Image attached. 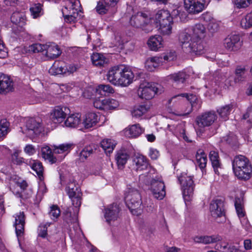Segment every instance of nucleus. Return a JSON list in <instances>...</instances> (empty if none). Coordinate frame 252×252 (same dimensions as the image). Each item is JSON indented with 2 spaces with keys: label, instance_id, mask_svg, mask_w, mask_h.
I'll list each match as a JSON object with an SVG mask.
<instances>
[{
  "label": "nucleus",
  "instance_id": "nucleus-1",
  "mask_svg": "<svg viewBox=\"0 0 252 252\" xmlns=\"http://www.w3.org/2000/svg\"><path fill=\"white\" fill-rule=\"evenodd\" d=\"M205 33L206 29L201 24L195 25L189 32L181 33L179 40L184 52L195 55L204 53L205 47L202 39L205 37Z\"/></svg>",
  "mask_w": 252,
  "mask_h": 252
},
{
  "label": "nucleus",
  "instance_id": "nucleus-2",
  "mask_svg": "<svg viewBox=\"0 0 252 252\" xmlns=\"http://www.w3.org/2000/svg\"><path fill=\"white\" fill-rule=\"evenodd\" d=\"M232 168L236 177L241 180H248L251 177L252 167L249 160L245 156L238 155L232 160Z\"/></svg>",
  "mask_w": 252,
  "mask_h": 252
},
{
  "label": "nucleus",
  "instance_id": "nucleus-3",
  "mask_svg": "<svg viewBox=\"0 0 252 252\" xmlns=\"http://www.w3.org/2000/svg\"><path fill=\"white\" fill-rule=\"evenodd\" d=\"M157 23L160 26V32L163 35H169L172 32L173 24L171 13L164 9L158 10L155 15Z\"/></svg>",
  "mask_w": 252,
  "mask_h": 252
},
{
  "label": "nucleus",
  "instance_id": "nucleus-4",
  "mask_svg": "<svg viewBox=\"0 0 252 252\" xmlns=\"http://www.w3.org/2000/svg\"><path fill=\"white\" fill-rule=\"evenodd\" d=\"M130 25L136 29H141L146 33L152 31L153 26L152 19L143 12H137L131 16L129 20Z\"/></svg>",
  "mask_w": 252,
  "mask_h": 252
},
{
  "label": "nucleus",
  "instance_id": "nucleus-5",
  "mask_svg": "<svg viewBox=\"0 0 252 252\" xmlns=\"http://www.w3.org/2000/svg\"><path fill=\"white\" fill-rule=\"evenodd\" d=\"M125 200L131 212L136 210H141L142 202L141 195L138 190L129 188L125 194Z\"/></svg>",
  "mask_w": 252,
  "mask_h": 252
},
{
  "label": "nucleus",
  "instance_id": "nucleus-6",
  "mask_svg": "<svg viewBox=\"0 0 252 252\" xmlns=\"http://www.w3.org/2000/svg\"><path fill=\"white\" fill-rule=\"evenodd\" d=\"M44 131V126L40 120L31 118L27 120L24 133L30 139L38 137Z\"/></svg>",
  "mask_w": 252,
  "mask_h": 252
},
{
  "label": "nucleus",
  "instance_id": "nucleus-7",
  "mask_svg": "<svg viewBox=\"0 0 252 252\" xmlns=\"http://www.w3.org/2000/svg\"><path fill=\"white\" fill-rule=\"evenodd\" d=\"M65 190L71 200L73 206L76 207V210L78 212L81 205L82 193L79 187L76 185L74 179L69 180Z\"/></svg>",
  "mask_w": 252,
  "mask_h": 252
},
{
  "label": "nucleus",
  "instance_id": "nucleus-8",
  "mask_svg": "<svg viewBox=\"0 0 252 252\" xmlns=\"http://www.w3.org/2000/svg\"><path fill=\"white\" fill-rule=\"evenodd\" d=\"M178 179L182 187L185 200H189L193 193L194 187L192 177L188 175L186 172H183L178 177Z\"/></svg>",
  "mask_w": 252,
  "mask_h": 252
},
{
  "label": "nucleus",
  "instance_id": "nucleus-9",
  "mask_svg": "<svg viewBox=\"0 0 252 252\" xmlns=\"http://www.w3.org/2000/svg\"><path fill=\"white\" fill-rule=\"evenodd\" d=\"M159 85L155 83H146L140 85L138 90V96L146 100L152 99L158 92Z\"/></svg>",
  "mask_w": 252,
  "mask_h": 252
},
{
  "label": "nucleus",
  "instance_id": "nucleus-10",
  "mask_svg": "<svg viewBox=\"0 0 252 252\" xmlns=\"http://www.w3.org/2000/svg\"><path fill=\"white\" fill-rule=\"evenodd\" d=\"M119 0H100L97 2L95 7L96 11L100 15H104L108 12L112 14L117 11L115 6Z\"/></svg>",
  "mask_w": 252,
  "mask_h": 252
},
{
  "label": "nucleus",
  "instance_id": "nucleus-11",
  "mask_svg": "<svg viewBox=\"0 0 252 252\" xmlns=\"http://www.w3.org/2000/svg\"><path fill=\"white\" fill-rule=\"evenodd\" d=\"M151 190L154 197L161 200L165 195L164 183L159 180L153 179L151 181Z\"/></svg>",
  "mask_w": 252,
  "mask_h": 252
},
{
  "label": "nucleus",
  "instance_id": "nucleus-12",
  "mask_svg": "<svg viewBox=\"0 0 252 252\" xmlns=\"http://www.w3.org/2000/svg\"><path fill=\"white\" fill-rule=\"evenodd\" d=\"M185 0L184 6L187 12L190 14H197L201 12L204 8V0Z\"/></svg>",
  "mask_w": 252,
  "mask_h": 252
},
{
  "label": "nucleus",
  "instance_id": "nucleus-13",
  "mask_svg": "<svg viewBox=\"0 0 252 252\" xmlns=\"http://www.w3.org/2000/svg\"><path fill=\"white\" fill-rule=\"evenodd\" d=\"M217 118V115L214 112H206L196 118V123L199 127L203 128L213 124Z\"/></svg>",
  "mask_w": 252,
  "mask_h": 252
},
{
  "label": "nucleus",
  "instance_id": "nucleus-14",
  "mask_svg": "<svg viewBox=\"0 0 252 252\" xmlns=\"http://www.w3.org/2000/svg\"><path fill=\"white\" fill-rule=\"evenodd\" d=\"M211 215L214 218L220 217L224 215L223 201L220 199L213 200L210 206Z\"/></svg>",
  "mask_w": 252,
  "mask_h": 252
},
{
  "label": "nucleus",
  "instance_id": "nucleus-15",
  "mask_svg": "<svg viewBox=\"0 0 252 252\" xmlns=\"http://www.w3.org/2000/svg\"><path fill=\"white\" fill-rule=\"evenodd\" d=\"M224 47L231 51L238 50L242 45V42L240 41V36L238 35H231L224 40Z\"/></svg>",
  "mask_w": 252,
  "mask_h": 252
},
{
  "label": "nucleus",
  "instance_id": "nucleus-16",
  "mask_svg": "<svg viewBox=\"0 0 252 252\" xmlns=\"http://www.w3.org/2000/svg\"><path fill=\"white\" fill-rule=\"evenodd\" d=\"M15 222L14 226L17 237L22 236L24 232L26 217L23 212L17 213L14 216Z\"/></svg>",
  "mask_w": 252,
  "mask_h": 252
},
{
  "label": "nucleus",
  "instance_id": "nucleus-17",
  "mask_svg": "<svg viewBox=\"0 0 252 252\" xmlns=\"http://www.w3.org/2000/svg\"><path fill=\"white\" fill-rule=\"evenodd\" d=\"M69 112V109L66 107L56 106L51 113V119L55 123H61L64 120Z\"/></svg>",
  "mask_w": 252,
  "mask_h": 252
},
{
  "label": "nucleus",
  "instance_id": "nucleus-18",
  "mask_svg": "<svg viewBox=\"0 0 252 252\" xmlns=\"http://www.w3.org/2000/svg\"><path fill=\"white\" fill-rule=\"evenodd\" d=\"M14 90L13 82L10 77L0 73V93L6 94Z\"/></svg>",
  "mask_w": 252,
  "mask_h": 252
},
{
  "label": "nucleus",
  "instance_id": "nucleus-19",
  "mask_svg": "<svg viewBox=\"0 0 252 252\" xmlns=\"http://www.w3.org/2000/svg\"><path fill=\"white\" fill-rule=\"evenodd\" d=\"M62 51L59 47L55 43L46 44L45 57L47 60L54 59L61 55Z\"/></svg>",
  "mask_w": 252,
  "mask_h": 252
},
{
  "label": "nucleus",
  "instance_id": "nucleus-20",
  "mask_svg": "<svg viewBox=\"0 0 252 252\" xmlns=\"http://www.w3.org/2000/svg\"><path fill=\"white\" fill-rule=\"evenodd\" d=\"M122 65L112 67L108 72L107 76L108 80L115 85H118L121 73H123Z\"/></svg>",
  "mask_w": 252,
  "mask_h": 252
},
{
  "label": "nucleus",
  "instance_id": "nucleus-21",
  "mask_svg": "<svg viewBox=\"0 0 252 252\" xmlns=\"http://www.w3.org/2000/svg\"><path fill=\"white\" fill-rule=\"evenodd\" d=\"M133 168L136 171H143L147 170L150 165L146 158L142 155H138L133 158Z\"/></svg>",
  "mask_w": 252,
  "mask_h": 252
},
{
  "label": "nucleus",
  "instance_id": "nucleus-22",
  "mask_svg": "<svg viewBox=\"0 0 252 252\" xmlns=\"http://www.w3.org/2000/svg\"><path fill=\"white\" fill-rule=\"evenodd\" d=\"M120 209L117 204L113 203L109 205L105 209V218L106 221L110 222L111 220H115L118 218Z\"/></svg>",
  "mask_w": 252,
  "mask_h": 252
},
{
  "label": "nucleus",
  "instance_id": "nucleus-23",
  "mask_svg": "<svg viewBox=\"0 0 252 252\" xmlns=\"http://www.w3.org/2000/svg\"><path fill=\"white\" fill-rule=\"evenodd\" d=\"M122 69L123 73H121V77L120 81L118 82V85L127 86L132 82L134 75L130 70L123 66Z\"/></svg>",
  "mask_w": 252,
  "mask_h": 252
},
{
  "label": "nucleus",
  "instance_id": "nucleus-24",
  "mask_svg": "<svg viewBox=\"0 0 252 252\" xmlns=\"http://www.w3.org/2000/svg\"><path fill=\"white\" fill-rule=\"evenodd\" d=\"M97 122V115L94 113L90 112L86 114L82 122V126L85 128H89L95 126Z\"/></svg>",
  "mask_w": 252,
  "mask_h": 252
},
{
  "label": "nucleus",
  "instance_id": "nucleus-25",
  "mask_svg": "<svg viewBox=\"0 0 252 252\" xmlns=\"http://www.w3.org/2000/svg\"><path fill=\"white\" fill-rule=\"evenodd\" d=\"M179 96H183V97H186L187 99L189 101H190L189 104V111L187 112L179 114L180 116H187L188 114H189L191 111V108L195 106V101L197 100V98L195 95H193L192 94H189L187 93H183L181 94L178 95H176L171 98L168 100V104H170L171 103V101L173 99L179 97Z\"/></svg>",
  "mask_w": 252,
  "mask_h": 252
},
{
  "label": "nucleus",
  "instance_id": "nucleus-26",
  "mask_svg": "<svg viewBox=\"0 0 252 252\" xmlns=\"http://www.w3.org/2000/svg\"><path fill=\"white\" fill-rule=\"evenodd\" d=\"M66 126L72 128L82 126V122L79 113L71 114L64 122Z\"/></svg>",
  "mask_w": 252,
  "mask_h": 252
},
{
  "label": "nucleus",
  "instance_id": "nucleus-27",
  "mask_svg": "<svg viewBox=\"0 0 252 252\" xmlns=\"http://www.w3.org/2000/svg\"><path fill=\"white\" fill-rule=\"evenodd\" d=\"M144 130L139 124H134L125 129L124 134L126 136L133 138L139 136Z\"/></svg>",
  "mask_w": 252,
  "mask_h": 252
},
{
  "label": "nucleus",
  "instance_id": "nucleus-28",
  "mask_svg": "<svg viewBox=\"0 0 252 252\" xmlns=\"http://www.w3.org/2000/svg\"><path fill=\"white\" fill-rule=\"evenodd\" d=\"M147 44L152 50L157 51L163 47L162 37L159 35L152 36L149 39Z\"/></svg>",
  "mask_w": 252,
  "mask_h": 252
},
{
  "label": "nucleus",
  "instance_id": "nucleus-29",
  "mask_svg": "<svg viewBox=\"0 0 252 252\" xmlns=\"http://www.w3.org/2000/svg\"><path fill=\"white\" fill-rule=\"evenodd\" d=\"M172 21L177 22H185L188 19L187 13L182 8L178 7L174 9L171 12Z\"/></svg>",
  "mask_w": 252,
  "mask_h": 252
},
{
  "label": "nucleus",
  "instance_id": "nucleus-30",
  "mask_svg": "<svg viewBox=\"0 0 252 252\" xmlns=\"http://www.w3.org/2000/svg\"><path fill=\"white\" fill-rule=\"evenodd\" d=\"M93 64L96 66H104L108 63V59L106 58L103 54L94 53L91 56Z\"/></svg>",
  "mask_w": 252,
  "mask_h": 252
},
{
  "label": "nucleus",
  "instance_id": "nucleus-31",
  "mask_svg": "<svg viewBox=\"0 0 252 252\" xmlns=\"http://www.w3.org/2000/svg\"><path fill=\"white\" fill-rule=\"evenodd\" d=\"M162 62V57H154L148 58L145 63V68L150 71H154Z\"/></svg>",
  "mask_w": 252,
  "mask_h": 252
},
{
  "label": "nucleus",
  "instance_id": "nucleus-32",
  "mask_svg": "<svg viewBox=\"0 0 252 252\" xmlns=\"http://www.w3.org/2000/svg\"><path fill=\"white\" fill-rule=\"evenodd\" d=\"M150 109V104L148 103L135 106L131 112L132 116L135 118H139L146 113Z\"/></svg>",
  "mask_w": 252,
  "mask_h": 252
},
{
  "label": "nucleus",
  "instance_id": "nucleus-33",
  "mask_svg": "<svg viewBox=\"0 0 252 252\" xmlns=\"http://www.w3.org/2000/svg\"><path fill=\"white\" fill-rule=\"evenodd\" d=\"M74 208L73 214H72L69 211H66L63 214V220L69 225L71 224H77L78 223V213L79 211L78 212L76 211V207Z\"/></svg>",
  "mask_w": 252,
  "mask_h": 252
},
{
  "label": "nucleus",
  "instance_id": "nucleus-34",
  "mask_svg": "<svg viewBox=\"0 0 252 252\" xmlns=\"http://www.w3.org/2000/svg\"><path fill=\"white\" fill-rule=\"evenodd\" d=\"M129 156L127 153L124 151H119L116 155V160L118 167L119 169H122L126 163Z\"/></svg>",
  "mask_w": 252,
  "mask_h": 252
},
{
  "label": "nucleus",
  "instance_id": "nucleus-35",
  "mask_svg": "<svg viewBox=\"0 0 252 252\" xmlns=\"http://www.w3.org/2000/svg\"><path fill=\"white\" fill-rule=\"evenodd\" d=\"M71 3L72 4L71 7L73 10V15H63V17L66 22L75 23L77 21V19L79 15L78 9L76 8L75 6L78 4H80V2L78 0H75L74 2H71Z\"/></svg>",
  "mask_w": 252,
  "mask_h": 252
},
{
  "label": "nucleus",
  "instance_id": "nucleus-36",
  "mask_svg": "<svg viewBox=\"0 0 252 252\" xmlns=\"http://www.w3.org/2000/svg\"><path fill=\"white\" fill-rule=\"evenodd\" d=\"M95 151L94 146L93 145L85 147L79 154V159L81 161L83 162L87 158L91 156Z\"/></svg>",
  "mask_w": 252,
  "mask_h": 252
},
{
  "label": "nucleus",
  "instance_id": "nucleus-37",
  "mask_svg": "<svg viewBox=\"0 0 252 252\" xmlns=\"http://www.w3.org/2000/svg\"><path fill=\"white\" fill-rule=\"evenodd\" d=\"M62 62H55L49 70V72L54 75L65 73L66 69L62 65Z\"/></svg>",
  "mask_w": 252,
  "mask_h": 252
},
{
  "label": "nucleus",
  "instance_id": "nucleus-38",
  "mask_svg": "<svg viewBox=\"0 0 252 252\" xmlns=\"http://www.w3.org/2000/svg\"><path fill=\"white\" fill-rule=\"evenodd\" d=\"M41 153L42 157L45 159L48 160L49 162L53 164L57 161V158L54 157L53 152L51 148L46 146L41 148Z\"/></svg>",
  "mask_w": 252,
  "mask_h": 252
},
{
  "label": "nucleus",
  "instance_id": "nucleus-39",
  "mask_svg": "<svg viewBox=\"0 0 252 252\" xmlns=\"http://www.w3.org/2000/svg\"><path fill=\"white\" fill-rule=\"evenodd\" d=\"M209 157L215 173L219 174L218 168L220 167V163L218 153L214 151H211Z\"/></svg>",
  "mask_w": 252,
  "mask_h": 252
},
{
  "label": "nucleus",
  "instance_id": "nucleus-40",
  "mask_svg": "<svg viewBox=\"0 0 252 252\" xmlns=\"http://www.w3.org/2000/svg\"><path fill=\"white\" fill-rule=\"evenodd\" d=\"M197 164L201 169H203L206 166L207 156L201 150H199L196 155Z\"/></svg>",
  "mask_w": 252,
  "mask_h": 252
},
{
  "label": "nucleus",
  "instance_id": "nucleus-41",
  "mask_svg": "<svg viewBox=\"0 0 252 252\" xmlns=\"http://www.w3.org/2000/svg\"><path fill=\"white\" fill-rule=\"evenodd\" d=\"M11 21L15 25L22 26L25 23L24 14L20 12H13L11 16Z\"/></svg>",
  "mask_w": 252,
  "mask_h": 252
},
{
  "label": "nucleus",
  "instance_id": "nucleus-42",
  "mask_svg": "<svg viewBox=\"0 0 252 252\" xmlns=\"http://www.w3.org/2000/svg\"><path fill=\"white\" fill-rule=\"evenodd\" d=\"M32 168L36 172L39 179L41 181L44 180L43 177V167L41 162L39 161H34L32 164Z\"/></svg>",
  "mask_w": 252,
  "mask_h": 252
},
{
  "label": "nucleus",
  "instance_id": "nucleus-43",
  "mask_svg": "<svg viewBox=\"0 0 252 252\" xmlns=\"http://www.w3.org/2000/svg\"><path fill=\"white\" fill-rule=\"evenodd\" d=\"M114 92V89L109 85H100L96 89V93L101 95H106Z\"/></svg>",
  "mask_w": 252,
  "mask_h": 252
},
{
  "label": "nucleus",
  "instance_id": "nucleus-44",
  "mask_svg": "<svg viewBox=\"0 0 252 252\" xmlns=\"http://www.w3.org/2000/svg\"><path fill=\"white\" fill-rule=\"evenodd\" d=\"M233 105L232 104H228L218 109L217 112L220 117L225 121L227 119L228 116L230 114Z\"/></svg>",
  "mask_w": 252,
  "mask_h": 252
},
{
  "label": "nucleus",
  "instance_id": "nucleus-45",
  "mask_svg": "<svg viewBox=\"0 0 252 252\" xmlns=\"http://www.w3.org/2000/svg\"><path fill=\"white\" fill-rule=\"evenodd\" d=\"M101 147L103 148L105 153H110L112 152L115 147V144L114 143L111 139H104L100 143Z\"/></svg>",
  "mask_w": 252,
  "mask_h": 252
},
{
  "label": "nucleus",
  "instance_id": "nucleus-46",
  "mask_svg": "<svg viewBox=\"0 0 252 252\" xmlns=\"http://www.w3.org/2000/svg\"><path fill=\"white\" fill-rule=\"evenodd\" d=\"M221 140L226 142L231 146H235L238 143L237 137L233 133H229L228 135L222 137Z\"/></svg>",
  "mask_w": 252,
  "mask_h": 252
},
{
  "label": "nucleus",
  "instance_id": "nucleus-47",
  "mask_svg": "<svg viewBox=\"0 0 252 252\" xmlns=\"http://www.w3.org/2000/svg\"><path fill=\"white\" fill-rule=\"evenodd\" d=\"M71 146L72 144H63L59 146H54L53 153L57 154H62L65 152L68 153L70 151Z\"/></svg>",
  "mask_w": 252,
  "mask_h": 252
},
{
  "label": "nucleus",
  "instance_id": "nucleus-48",
  "mask_svg": "<svg viewBox=\"0 0 252 252\" xmlns=\"http://www.w3.org/2000/svg\"><path fill=\"white\" fill-rule=\"evenodd\" d=\"M9 123L6 119L0 121V138L4 137L9 132Z\"/></svg>",
  "mask_w": 252,
  "mask_h": 252
},
{
  "label": "nucleus",
  "instance_id": "nucleus-49",
  "mask_svg": "<svg viewBox=\"0 0 252 252\" xmlns=\"http://www.w3.org/2000/svg\"><path fill=\"white\" fill-rule=\"evenodd\" d=\"M187 77V75L184 72H179L169 76L170 79L178 83H184Z\"/></svg>",
  "mask_w": 252,
  "mask_h": 252
},
{
  "label": "nucleus",
  "instance_id": "nucleus-50",
  "mask_svg": "<svg viewBox=\"0 0 252 252\" xmlns=\"http://www.w3.org/2000/svg\"><path fill=\"white\" fill-rule=\"evenodd\" d=\"M241 25L245 29L252 27V12L248 14L241 20Z\"/></svg>",
  "mask_w": 252,
  "mask_h": 252
},
{
  "label": "nucleus",
  "instance_id": "nucleus-51",
  "mask_svg": "<svg viewBox=\"0 0 252 252\" xmlns=\"http://www.w3.org/2000/svg\"><path fill=\"white\" fill-rule=\"evenodd\" d=\"M45 48L46 44L35 43L29 47V51L34 53L41 52L44 55Z\"/></svg>",
  "mask_w": 252,
  "mask_h": 252
},
{
  "label": "nucleus",
  "instance_id": "nucleus-52",
  "mask_svg": "<svg viewBox=\"0 0 252 252\" xmlns=\"http://www.w3.org/2000/svg\"><path fill=\"white\" fill-rule=\"evenodd\" d=\"M119 106V102L111 98H105V110L114 109Z\"/></svg>",
  "mask_w": 252,
  "mask_h": 252
},
{
  "label": "nucleus",
  "instance_id": "nucleus-53",
  "mask_svg": "<svg viewBox=\"0 0 252 252\" xmlns=\"http://www.w3.org/2000/svg\"><path fill=\"white\" fill-rule=\"evenodd\" d=\"M61 211L57 205H53L50 207V211L49 214L52 219H57L60 215Z\"/></svg>",
  "mask_w": 252,
  "mask_h": 252
},
{
  "label": "nucleus",
  "instance_id": "nucleus-54",
  "mask_svg": "<svg viewBox=\"0 0 252 252\" xmlns=\"http://www.w3.org/2000/svg\"><path fill=\"white\" fill-rule=\"evenodd\" d=\"M42 5L40 3H36L33 4L30 7V11L33 18H36L39 16L42 9Z\"/></svg>",
  "mask_w": 252,
  "mask_h": 252
},
{
  "label": "nucleus",
  "instance_id": "nucleus-55",
  "mask_svg": "<svg viewBox=\"0 0 252 252\" xmlns=\"http://www.w3.org/2000/svg\"><path fill=\"white\" fill-rule=\"evenodd\" d=\"M245 68L244 67H242L240 66L237 67L235 70V81L239 82L243 81V79H244V75L245 74Z\"/></svg>",
  "mask_w": 252,
  "mask_h": 252
},
{
  "label": "nucleus",
  "instance_id": "nucleus-56",
  "mask_svg": "<svg viewBox=\"0 0 252 252\" xmlns=\"http://www.w3.org/2000/svg\"><path fill=\"white\" fill-rule=\"evenodd\" d=\"M221 240V237L218 235L205 236L204 244L216 243Z\"/></svg>",
  "mask_w": 252,
  "mask_h": 252
},
{
  "label": "nucleus",
  "instance_id": "nucleus-57",
  "mask_svg": "<svg viewBox=\"0 0 252 252\" xmlns=\"http://www.w3.org/2000/svg\"><path fill=\"white\" fill-rule=\"evenodd\" d=\"M93 103L95 108L100 110H105V98H103L102 97L95 98Z\"/></svg>",
  "mask_w": 252,
  "mask_h": 252
},
{
  "label": "nucleus",
  "instance_id": "nucleus-58",
  "mask_svg": "<svg viewBox=\"0 0 252 252\" xmlns=\"http://www.w3.org/2000/svg\"><path fill=\"white\" fill-rule=\"evenodd\" d=\"M252 3V0H235V4L239 8H245Z\"/></svg>",
  "mask_w": 252,
  "mask_h": 252
},
{
  "label": "nucleus",
  "instance_id": "nucleus-59",
  "mask_svg": "<svg viewBox=\"0 0 252 252\" xmlns=\"http://www.w3.org/2000/svg\"><path fill=\"white\" fill-rule=\"evenodd\" d=\"M235 206L239 217H243L245 216V214L243 212L242 205L240 203V199H236L235 202Z\"/></svg>",
  "mask_w": 252,
  "mask_h": 252
},
{
  "label": "nucleus",
  "instance_id": "nucleus-60",
  "mask_svg": "<svg viewBox=\"0 0 252 252\" xmlns=\"http://www.w3.org/2000/svg\"><path fill=\"white\" fill-rule=\"evenodd\" d=\"M219 24L215 21H211L208 25V29L210 32H216L219 30Z\"/></svg>",
  "mask_w": 252,
  "mask_h": 252
},
{
  "label": "nucleus",
  "instance_id": "nucleus-61",
  "mask_svg": "<svg viewBox=\"0 0 252 252\" xmlns=\"http://www.w3.org/2000/svg\"><path fill=\"white\" fill-rule=\"evenodd\" d=\"M227 244H225L224 245L222 244L221 245V248L222 250V252H238V250L234 246H227Z\"/></svg>",
  "mask_w": 252,
  "mask_h": 252
},
{
  "label": "nucleus",
  "instance_id": "nucleus-62",
  "mask_svg": "<svg viewBox=\"0 0 252 252\" xmlns=\"http://www.w3.org/2000/svg\"><path fill=\"white\" fill-rule=\"evenodd\" d=\"M12 160L14 164H20L24 162V159L19 156L17 153H14L12 156Z\"/></svg>",
  "mask_w": 252,
  "mask_h": 252
},
{
  "label": "nucleus",
  "instance_id": "nucleus-63",
  "mask_svg": "<svg viewBox=\"0 0 252 252\" xmlns=\"http://www.w3.org/2000/svg\"><path fill=\"white\" fill-rule=\"evenodd\" d=\"M47 235V228L45 225H40L38 229V236L45 238Z\"/></svg>",
  "mask_w": 252,
  "mask_h": 252
},
{
  "label": "nucleus",
  "instance_id": "nucleus-64",
  "mask_svg": "<svg viewBox=\"0 0 252 252\" xmlns=\"http://www.w3.org/2000/svg\"><path fill=\"white\" fill-rule=\"evenodd\" d=\"M247 118H249L248 121L250 123H252V106L248 109L247 112L243 115L244 119Z\"/></svg>",
  "mask_w": 252,
  "mask_h": 252
}]
</instances>
